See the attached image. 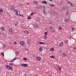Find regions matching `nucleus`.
<instances>
[{
	"label": "nucleus",
	"instance_id": "obj_10",
	"mask_svg": "<svg viewBox=\"0 0 76 76\" xmlns=\"http://www.w3.org/2000/svg\"><path fill=\"white\" fill-rule=\"evenodd\" d=\"M33 27L34 28H38L39 26H38V24H36L33 25Z\"/></svg>",
	"mask_w": 76,
	"mask_h": 76
},
{
	"label": "nucleus",
	"instance_id": "obj_58",
	"mask_svg": "<svg viewBox=\"0 0 76 76\" xmlns=\"http://www.w3.org/2000/svg\"><path fill=\"white\" fill-rule=\"evenodd\" d=\"M50 76H51V75H50Z\"/></svg>",
	"mask_w": 76,
	"mask_h": 76
},
{
	"label": "nucleus",
	"instance_id": "obj_8",
	"mask_svg": "<svg viewBox=\"0 0 76 76\" xmlns=\"http://www.w3.org/2000/svg\"><path fill=\"white\" fill-rule=\"evenodd\" d=\"M63 8L64 10H68V9H69V7L66 6H64Z\"/></svg>",
	"mask_w": 76,
	"mask_h": 76
},
{
	"label": "nucleus",
	"instance_id": "obj_38",
	"mask_svg": "<svg viewBox=\"0 0 76 76\" xmlns=\"http://www.w3.org/2000/svg\"><path fill=\"white\" fill-rule=\"evenodd\" d=\"M45 7L44 6H43L42 9H45Z\"/></svg>",
	"mask_w": 76,
	"mask_h": 76
},
{
	"label": "nucleus",
	"instance_id": "obj_54",
	"mask_svg": "<svg viewBox=\"0 0 76 76\" xmlns=\"http://www.w3.org/2000/svg\"><path fill=\"white\" fill-rule=\"evenodd\" d=\"M26 50H28V49H26Z\"/></svg>",
	"mask_w": 76,
	"mask_h": 76
},
{
	"label": "nucleus",
	"instance_id": "obj_9",
	"mask_svg": "<svg viewBox=\"0 0 76 76\" xmlns=\"http://www.w3.org/2000/svg\"><path fill=\"white\" fill-rule=\"evenodd\" d=\"M31 41L30 39H28V40H27V44H31Z\"/></svg>",
	"mask_w": 76,
	"mask_h": 76
},
{
	"label": "nucleus",
	"instance_id": "obj_24",
	"mask_svg": "<svg viewBox=\"0 0 76 76\" xmlns=\"http://www.w3.org/2000/svg\"><path fill=\"white\" fill-rule=\"evenodd\" d=\"M49 6H51L52 7H55V5L53 4H50Z\"/></svg>",
	"mask_w": 76,
	"mask_h": 76
},
{
	"label": "nucleus",
	"instance_id": "obj_21",
	"mask_svg": "<svg viewBox=\"0 0 76 76\" xmlns=\"http://www.w3.org/2000/svg\"><path fill=\"white\" fill-rule=\"evenodd\" d=\"M69 20L68 19H66L65 20V22L66 23H67V22H69Z\"/></svg>",
	"mask_w": 76,
	"mask_h": 76
},
{
	"label": "nucleus",
	"instance_id": "obj_14",
	"mask_svg": "<svg viewBox=\"0 0 76 76\" xmlns=\"http://www.w3.org/2000/svg\"><path fill=\"white\" fill-rule=\"evenodd\" d=\"M36 60H37V61H40L41 60V58L40 57H37L36 58Z\"/></svg>",
	"mask_w": 76,
	"mask_h": 76
},
{
	"label": "nucleus",
	"instance_id": "obj_48",
	"mask_svg": "<svg viewBox=\"0 0 76 76\" xmlns=\"http://www.w3.org/2000/svg\"><path fill=\"white\" fill-rule=\"evenodd\" d=\"M65 42H68V41H67V40H66V41H65Z\"/></svg>",
	"mask_w": 76,
	"mask_h": 76
},
{
	"label": "nucleus",
	"instance_id": "obj_26",
	"mask_svg": "<svg viewBox=\"0 0 76 76\" xmlns=\"http://www.w3.org/2000/svg\"><path fill=\"white\" fill-rule=\"evenodd\" d=\"M47 35H45V36L43 37L44 39H47Z\"/></svg>",
	"mask_w": 76,
	"mask_h": 76
},
{
	"label": "nucleus",
	"instance_id": "obj_47",
	"mask_svg": "<svg viewBox=\"0 0 76 76\" xmlns=\"http://www.w3.org/2000/svg\"><path fill=\"white\" fill-rule=\"evenodd\" d=\"M53 32H54V33H55V32H56V31H55V30H53Z\"/></svg>",
	"mask_w": 76,
	"mask_h": 76
},
{
	"label": "nucleus",
	"instance_id": "obj_57",
	"mask_svg": "<svg viewBox=\"0 0 76 76\" xmlns=\"http://www.w3.org/2000/svg\"><path fill=\"white\" fill-rule=\"evenodd\" d=\"M61 10V11H62L61 10Z\"/></svg>",
	"mask_w": 76,
	"mask_h": 76
},
{
	"label": "nucleus",
	"instance_id": "obj_52",
	"mask_svg": "<svg viewBox=\"0 0 76 76\" xmlns=\"http://www.w3.org/2000/svg\"><path fill=\"white\" fill-rule=\"evenodd\" d=\"M49 1H53V0H49Z\"/></svg>",
	"mask_w": 76,
	"mask_h": 76
},
{
	"label": "nucleus",
	"instance_id": "obj_17",
	"mask_svg": "<svg viewBox=\"0 0 76 76\" xmlns=\"http://www.w3.org/2000/svg\"><path fill=\"white\" fill-rule=\"evenodd\" d=\"M64 45V44L63 43L61 42L59 44V46H63Z\"/></svg>",
	"mask_w": 76,
	"mask_h": 76
},
{
	"label": "nucleus",
	"instance_id": "obj_19",
	"mask_svg": "<svg viewBox=\"0 0 76 76\" xmlns=\"http://www.w3.org/2000/svg\"><path fill=\"white\" fill-rule=\"evenodd\" d=\"M33 4H38V2L34 1L33 2Z\"/></svg>",
	"mask_w": 76,
	"mask_h": 76
},
{
	"label": "nucleus",
	"instance_id": "obj_23",
	"mask_svg": "<svg viewBox=\"0 0 76 76\" xmlns=\"http://www.w3.org/2000/svg\"><path fill=\"white\" fill-rule=\"evenodd\" d=\"M68 3L69 4H70L71 6H73V4L71 3V2H70L68 1Z\"/></svg>",
	"mask_w": 76,
	"mask_h": 76
},
{
	"label": "nucleus",
	"instance_id": "obj_4",
	"mask_svg": "<svg viewBox=\"0 0 76 76\" xmlns=\"http://www.w3.org/2000/svg\"><path fill=\"white\" fill-rule=\"evenodd\" d=\"M8 31H9V33L10 34H13L14 31L13 30V29H12V28H10L8 29Z\"/></svg>",
	"mask_w": 76,
	"mask_h": 76
},
{
	"label": "nucleus",
	"instance_id": "obj_40",
	"mask_svg": "<svg viewBox=\"0 0 76 76\" xmlns=\"http://www.w3.org/2000/svg\"><path fill=\"white\" fill-rule=\"evenodd\" d=\"M1 55L3 56V57H4V53H1Z\"/></svg>",
	"mask_w": 76,
	"mask_h": 76
},
{
	"label": "nucleus",
	"instance_id": "obj_32",
	"mask_svg": "<svg viewBox=\"0 0 76 76\" xmlns=\"http://www.w3.org/2000/svg\"><path fill=\"white\" fill-rule=\"evenodd\" d=\"M23 60L25 61H26V60H27V58H23Z\"/></svg>",
	"mask_w": 76,
	"mask_h": 76
},
{
	"label": "nucleus",
	"instance_id": "obj_34",
	"mask_svg": "<svg viewBox=\"0 0 76 76\" xmlns=\"http://www.w3.org/2000/svg\"><path fill=\"white\" fill-rule=\"evenodd\" d=\"M9 65L10 66H13V64L12 63H10L9 64Z\"/></svg>",
	"mask_w": 76,
	"mask_h": 76
},
{
	"label": "nucleus",
	"instance_id": "obj_29",
	"mask_svg": "<svg viewBox=\"0 0 76 76\" xmlns=\"http://www.w3.org/2000/svg\"><path fill=\"white\" fill-rule=\"evenodd\" d=\"M50 58H55L54 56H50Z\"/></svg>",
	"mask_w": 76,
	"mask_h": 76
},
{
	"label": "nucleus",
	"instance_id": "obj_6",
	"mask_svg": "<svg viewBox=\"0 0 76 76\" xmlns=\"http://www.w3.org/2000/svg\"><path fill=\"white\" fill-rule=\"evenodd\" d=\"M43 12L45 16H47V15H48V13H47V12L45 11V10H43Z\"/></svg>",
	"mask_w": 76,
	"mask_h": 76
},
{
	"label": "nucleus",
	"instance_id": "obj_16",
	"mask_svg": "<svg viewBox=\"0 0 76 76\" xmlns=\"http://www.w3.org/2000/svg\"><path fill=\"white\" fill-rule=\"evenodd\" d=\"M1 29L2 31H5V28L4 27H2L1 28Z\"/></svg>",
	"mask_w": 76,
	"mask_h": 76
},
{
	"label": "nucleus",
	"instance_id": "obj_56",
	"mask_svg": "<svg viewBox=\"0 0 76 76\" xmlns=\"http://www.w3.org/2000/svg\"><path fill=\"white\" fill-rule=\"evenodd\" d=\"M71 37H70V38H71Z\"/></svg>",
	"mask_w": 76,
	"mask_h": 76
},
{
	"label": "nucleus",
	"instance_id": "obj_13",
	"mask_svg": "<svg viewBox=\"0 0 76 76\" xmlns=\"http://www.w3.org/2000/svg\"><path fill=\"white\" fill-rule=\"evenodd\" d=\"M42 50H43V49H42V48L40 47L39 48L38 51L39 52H42Z\"/></svg>",
	"mask_w": 76,
	"mask_h": 76
},
{
	"label": "nucleus",
	"instance_id": "obj_20",
	"mask_svg": "<svg viewBox=\"0 0 76 76\" xmlns=\"http://www.w3.org/2000/svg\"><path fill=\"white\" fill-rule=\"evenodd\" d=\"M15 60H16V58L13 59L12 60L9 61V62H13V61H15Z\"/></svg>",
	"mask_w": 76,
	"mask_h": 76
},
{
	"label": "nucleus",
	"instance_id": "obj_35",
	"mask_svg": "<svg viewBox=\"0 0 76 76\" xmlns=\"http://www.w3.org/2000/svg\"><path fill=\"white\" fill-rule=\"evenodd\" d=\"M59 29L60 30H61L62 29V28L61 26L59 27Z\"/></svg>",
	"mask_w": 76,
	"mask_h": 76
},
{
	"label": "nucleus",
	"instance_id": "obj_15",
	"mask_svg": "<svg viewBox=\"0 0 76 76\" xmlns=\"http://www.w3.org/2000/svg\"><path fill=\"white\" fill-rule=\"evenodd\" d=\"M57 67H58V70H60V71H61V69H62V67H61V66H58Z\"/></svg>",
	"mask_w": 76,
	"mask_h": 76
},
{
	"label": "nucleus",
	"instance_id": "obj_27",
	"mask_svg": "<svg viewBox=\"0 0 76 76\" xmlns=\"http://www.w3.org/2000/svg\"><path fill=\"white\" fill-rule=\"evenodd\" d=\"M42 3H44V4H47V2L45 1H42Z\"/></svg>",
	"mask_w": 76,
	"mask_h": 76
},
{
	"label": "nucleus",
	"instance_id": "obj_51",
	"mask_svg": "<svg viewBox=\"0 0 76 76\" xmlns=\"http://www.w3.org/2000/svg\"><path fill=\"white\" fill-rule=\"evenodd\" d=\"M21 16H22V17H23V15H21Z\"/></svg>",
	"mask_w": 76,
	"mask_h": 76
},
{
	"label": "nucleus",
	"instance_id": "obj_25",
	"mask_svg": "<svg viewBox=\"0 0 76 76\" xmlns=\"http://www.w3.org/2000/svg\"><path fill=\"white\" fill-rule=\"evenodd\" d=\"M3 12V9L1 8L0 9V13H2Z\"/></svg>",
	"mask_w": 76,
	"mask_h": 76
},
{
	"label": "nucleus",
	"instance_id": "obj_1",
	"mask_svg": "<svg viewBox=\"0 0 76 76\" xmlns=\"http://www.w3.org/2000/svg\"><path fill=\"white\" fill-rule=\"evenodd\" d=\"M6 69L8 70H13V68L11 66L9 65H7L5 66Z\"/></svg>",
	"mask_w": 76,
	"mask_h": 76
},
{
	"label": "nucleus",
	"instance_id": "obj_44",
	"mask_svg": "<svg viewBox=\"0 0 76 76\" xmlns=\"http://www.w3.org/2000/svg\"><path fill=\"white\" fill-rule=\"evenodd\" d=\"M49 28L50 29H53V28H52L51 26H50Z\"/></svg>",
	"mask_w": 76,
	"mask_h": 76
},
{
	"label": "nucleus",
	"instance_id": "obj_55",
	"mask_svg": "<svg viewBox=\"0 0 76 76\" xmlns=\"http://www.w3.org/2000/svg\"><path fill=\"white\" fill-rule=\"evenodd\" d=\"M50 24H51V23H50Z\"/></svg>",
	"mask_w": 76,
	"mask_h": 76
},
{
	"label": "nucleus",
	"instance_id": "obj_33",
	"mask_svg": "<svg viewBox=\"0 0 76 76\" xmlns=\"http://www.w3.org/2000/svg\"><path fill=\"white\" fill-rule=\"evenodd\" d=\"M50 51H54V49L53 48H50Z\"/></svg>",
	"mask_w": 76,
	"mask_h": 76
},
{
	"label": "nucleus",
	"instance_id": "obj_7",
	"mask_svg": "<svg viewBox=\"0 0 76 76\" xmlns=\"http://www.w3.org/2000/svg\"><path fill=\"white\" fill-rule=\"evenodd\" d=\"M20 44L21 45H22V46H24L25 45V42L23 41H22L20 42Z\"/></svg>",
	"mask_w": 76,
	"mask_h": 76
},
{
	"label": "nucleus",
	"instance_id": "obj_39",
	"mask_svg": "<svg viewBox=\"0 0 76 76\" xmlns=\"http://www.w3.org/2000/svg\"><path fill=\"white\" fill-rule=\"evenodd\" d=\"M15 54H19V52H15Z\"/></svg>",
	"mask_w": 76,
	"mask_h": 76
},
{
	"label": "nucleus",
	"instance_id": "obj_2",
	"mask_svg": "<svg viewBox=\"0 0 76 76\" xmlns=\"http://www.w3.org/2000/svg\"><path fill=\"white\" fill-rule=\"evenodd\" d=\"M10 9L11 10H13V11L14 10H15L16 9V7L13 5H11L10 6Z\"/></svg>",
	"mask_w": 76,
	"mask_h": 76
},
{
	"label": "nucleus",
	"instance_id": "obj_3",
	"mask_svg": "<svg viewBox=\"0 0 76 76\" xmlns=\"http://www.w3.org/2000/svg\"><path fill=\"white\" fill-rule=\"evenodd\" d=\"M15 13L17 15H18L20 14V11L17 10H15Z\"/></svg>",
	"mask_w": 76,
	"mask_h": 76
},
{
	"label": "nucleus",
	"instance_id": "obj_50",
	"mask_svg": "<svg viewBox=\"0 0 76 76\" xmlns=\"http://www.w3.org/2000/svg\"><path fill=\"white\" fill-rule=\"evenodd\" d=\"M1 69L0 68V72H1Z\"/></svg>",
	"mask_w": 76,
	"mask_h": 76
},
{
	"label": "nucleus",
	"instance_id": "obj_49",
	"mask_svg": "<svg viewBox=\"0 0 76 76\" xmlns=\"http://www.w3.org/2000/svg\"><path fill=\"white\" fill-rule=\"evenodd\" d=\"M68 14H69L68 13V12H67L66 13V15H68Z\"/></svg>",
	"mask_w": 76,
	"mask_h": 76
},
{
	"label": "nucleus",
	"instance_id": "obj_22",
	"mask_svg": "<svg viewBox=\"0 0 76 76\" xmlns=\"http://www.w3.org/2000/svg\"><path fill=\"white\" fill-rule=\"evenodd\" d=\"M24 32L25 34H29V32L27 30L25 31Z\"/></svg>",
	"mask_w": 76,
	"mask_h": 76
},
{
	"label": "nucleus",
	"instance_id": "obj_12",
	"mask_svg": "<svg viewBox=\"0 0 76 76\" xmlns=\"http://www.w3.org/2000/svg\"><path fill=\"white\" fill-rule=\"evenodd\" d=\"M27 65L28 64H21V66H23V67H26Z\"/></svg>",
	"mask_w": 76,
	"mask_h": 76
},
{
	"label": "nucleus",
	"instance_id": "obj_46",
	"mask_svg": "<svg viewBox=\"0 0 76 76\" xmlns=\"http://www.w3.org/2000/svg\"><path fill=\"white\" fill-rule=\"evenodd\" d=\"M26 4V5H29V3H27Z\"/></svg>",
	"mask_w": 76,
	"mask_h": 76
},
{
	"label": "nucleus",
	"instance_id": "obj_30",
	"mask_svg": "<svg viewBox=\"0 0 76 76\" xmlns=\"http://www.w3.org/2000/svg\"><path fill=\"white\" fill-rule=\"evenodd\" d=\"M40 44H45V43L41 42H39Z\"/></svg>",
	"mask_w": 76,
	"mask_h": 76
},
{
	"label": "nucleus",
	"instance_id": "obj_18",
	"mask_svg": "<svg viewBox=\"0 0 76 76\" xmlns=\"http://www.w3.org/2000/svg\"><path fill=\"white\" fill-rule=\"evenodd\" d=\"M62 56H63V57H67V55L64 53H63Z\"/></svg>",
	"mask_w": 76,
	"mask_h": 76
},
{
	"label": "nucleus",
	"instance_id": "obj_36",
	"mask_svg": "<svg viewBox=\"0 0 76 76\" xmlns=\"http://www.w3.org/2000/svg\"><path fill=\"white\" fill-rule=\"evenodd\" d=\"M28 19H31V17H28L27 18Z\"/></svg>",
	"mask_w": 76,
	"mask_h": 76
},
{
	"label": "nucleus",
	"instance_id": "obj_41",
	"mask_svg": "<svg viewBox=\"0 0 76 76\" xmlns=\"http://www.w3.org/2000/svg\"><path fill=\"white\" fill-rule=\"evenodd\" d=\"M75 30V29H74V28L72 27V31H74Z\"/></svg>",
	"mask_w": 76,
	"mask_h": 76
},
{
	"label": "nucleus",
	"instance_id": "obj_45",
	"mask_svg": "<svg viewBox=\"0 0 76 76\" xmlns=\"http://www.w3.org/2000/svg\"><path fill=\"white\" fill-rule=\"evenodd\" d=\"M74 50H76V47L73 48Z\"/></svg>",
	"mask_w": 76,
	"mask_h": 76
},
{
	"label": "nucleus",
	"instance_id": "obj_43",
	"mask_svg": "<svg viewBox=\"0 0 76 76\" xmlns=\"http://www.w3.org/2000/svg\"><path fill=\"white\" fill-rule=\"evenodd\" d=\"M14 44H16V42H14Z\"/></svg>",
	"mask_w": 76,
	"mask_h": 76
},
{
	"label": "nucleus",
	"instance_id": "obj_53",
	"mask_svg": "<svg viewBox=\"0 0 76 76\" xmlns=\"http://www.w3.org/2000/svg\"><path fill=\"white\" fill-rule=\"evenodd\" d=\"M0 35H1V33L0 32Z\"/></svg>",
	"mask_w": 76,
	"mask_h": 76
},
{
	"label": "nucleus",
	"instance_id": "obj_5",
	"mask_svg": "<svg viewBox=\"0 0 76 76\" xmlns=\"http://www.w3.org/2000/svg\"><path fill=\"white\" fill-rule=\"evenodd\" d=\"M42 7V6L39 5L36 7V9H40Z\"/></svg>",
	"mask_w": 76,
	"mask_h": 76
},
{
	"label": "nucleus",
	"instance_id": "obj_31",
	"mask_svg": "<svg viewBox=\"0 0 76 76\" xmlns=\"http://www.w3.org/2000/svg\"><path fill=\"white\" fill-rule=\"evenodd\" d=\"M48 31L45 32V35H47V34H48Z\"/></svg>",
	"mask_w": 76,
	"mask_h": 76
},
{
	"label": "nucleus",
	"instance_id": "obj_37",
	"mask_svg": "<svg viewBox=\"0 0 76 76\" xmlns=\"http://www.w3.org/2000/svg\"><path fill=\"white\" fill-rule=\"evenodd\" d=\"M2 47L3 48L5 47H6V45H5L4 44H3L2 45Z\"/></svg>",
	"mask_w": 76,
	"mask_h": 76
},
{
	"label": "nucleus",
	"instance_id": "obj_42",
	"mask_svg": "<svg viewBox=\"0 0 76 76\" xmlns=\"http://www.w3.org/2000/svg\"><path fill=\"white\" fill-rule=\"evenodd\" d=\"M31 15H34V13L33 12H32L30 14Z\"/></svg>",
	"mask_w": 76,
	"mask_h": 76
},
{
	"label": "nucleus",
	"instance_id": "obj_11",
	"mask_svg": "<svg viewBox=\"0 0 76 76\" xmlns=\"http://www.w3.org/2000/svg\"><path fill=\"white\" fill-rule=\"evenodd\" d=\"M2 35L3 37H7V34L4 32L2 33Z\"/></svg>",
	"mask_w": 76,
	"mask_h": 76
},
{
	"label": "nucleus",
	"instance_id": "obj_28",
	"mask_svg": "<svg viewBox=\"0 0 76 76\" xmlns=\"http://www.w3.org/2000/svg\"><path fill=\"white\" fill-rule=\"evenodd\" d=\"M14 25L15 26H17L18 25V23H14Z\"/></svg>",
	"mask_w": 76,
	"mask_h": 76
}]
</instances>
